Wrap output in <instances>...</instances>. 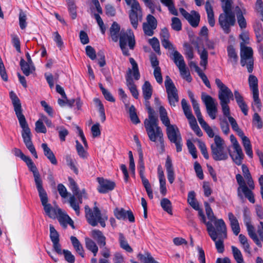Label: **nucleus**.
<instances>
[{
  "mask_svg": "<svg viewBox=\"0 0 263 263\" xmlns=\"http://www.w3.org/2000/svg\"><path fill=\"white\" fill-rule=\"evenodd\" d=\"M10 98L14 107V110L18 120L20 126L22 128V136L23 141L32 155L37 158L35 148L31 140V133L27 122L25 116L23 114V108L21 101L17 95L13 91L9 93Z\"/></svg>",
  "mask_w": 263,
  "mask_h": 263,
  "instance_id": "nucleus-1",
  "label": "nucleus"
},
{
  "mask_svg": "<svg viewBox=\"0 0 263 263\" xmlns=\"http://www.w3.org/2000/svg\"><path fill=\"white\" fill-rule=\"evenodd\" d=\"M36 189L46 214L51 219H54L57 218L62 226L66 227L68 220L70 219V217L65 213L63 212L58 206L53 207L50 203H48V198L47 194L44 189L43 184Z\"/></svg>",
  "mask_w": 263,
  "mask_h": 263,
  "instance_id": "nucleus-2",
  "label": "nucleus"
},
{
  "mask_svg": "<svg viewBox=\"0 0 263 263\" xmlns=\"http://www.w3.org/2000/svg\"><path fill=\"white\" fill-rule=\"evenodd\" d=\"M159 111L160 120L166 127V134L168 139L171 143L175 144L176 151L180 152L182 151V138L178 128L176 125L170 124L167 112L163 106H160Z\"/></svg>",
  "mask_w": 263,
  "mask_h": 263,
  "instance_id": "nucleus-3",
  "label": "nucleus"
},
{
  "mask_svg": "<svg viewBox=\"0 0 263 263\" xmlns=\"http://www.w3.org/2000/svg\"><path fill=\"white\" fill-rule=\"evenodd\" d=\"M223 12L220 14L218 23L226 34H229L236 23L235 12L232 11V0H221Z\"/></svg>",
  "mask_w": 263,
  "mask_h": 263,
  "instance_id": "nucleus-4",
  "label": "nucleus"
},
{
  "mask_svg": "<svg viewBox=\"0 0 263 263\" xmlns=\"http://www.w3.org/2000/svg\"><path fill=\"white\" fill-rule=\"evenodd\" d=\"M144 124L149 140L155 143L159 142L161 148L163 151L165 147L163 134L161 127L158 126V119H145Z\"/></svg>",
  "mask_w": 263,
  "mask_h": 263,
  "instance_id": "nucleus-5",
  "label": "nucleus"
},
{
  "mask_svg": "<svg viewBox=\"0 0 263 263\" xmlns=\"http://www.w3.org/2000/svg\"><path fill=\"white\" fill-rule=\"evenodd\" d=\"M236 181L239 185L237 188V195L238 197L242 199L243 194H244L246 198H247L249 201L254 203L255 201L253 193L251 191L254 190L255 187L253 180L252 177L247 178V182L248 186L246 184V183L242 176L240 174H237L236 175Z\"/></svg>",
  "mask_w": 263,
  "mask_h": 263,
  "instance_id": "nucleus-6",
  "label": "nucleus"
},
{
  "mask_svg": "<svg viewBox=\"0 0 263 263\" xmlns=\"http://www.w3.org/2000/svg\"><path fill=\"white\" fill-rule=\"evenodd\" d=\"M214 143L211 144V155L216 161H226L229 157V151L226 149L224 140L219 135H215Z\"/></svg>",
  "mask_w": 263,
  "mask_h": 263,
  "instance_id": "nucleus-7",
  "label": "nucleus"
},
{
  "mask_svg": "<svg viewBox=\"0 0 263 263\" xmlns=\"http://www.w3.org/2000/svg\"><path fill=\"white\" fill-rule=\"evenodd\" d=\"M214 226L211 222L208 221L206 230L212 240H215L218 237L227 238V229L226 224L222 219H216L213 221Z\"/></svg>",
  "mask_w": 263,
  "mask_h": 263,
  "instance_id": "nucleus-8",
  "label": "nucleus"
},
{
  "mask_svg": "<svg viewBox=\"0 0 263 263\" xmlns=\"http://www.w3.org/2000/svg\"><path fill=\"white\" fill-rule=\"evenodd\" d=\"M85 211L86 218L89 224L95 227L98 225V223H100L101 227H105V221L107 220V217L102 216L101 211L98 207H94L92 211L88 205H86Z\"/></svg>",
  "mask_w": 263,
  "mask_h": 263,
  "instance_id": "nucleus-9",
  "label": "nucleus"
},
{
  "mask_svg": "<svg viewBox=\"0 0 263 263\" xmlns=\"http://www.w3.org/2000/svg\"><path fill=\"white\" fill-rule=\"evenodd\" d=\"M13 152L16 156L20 157L26 163L30 171L32 172L36 189L42 185L43 181L41 175L32 159L29 157L25 155L20 149L14 148Z\"/></svg>",
  "mask_w": 263,
  "mask_h": 263,
  "instance_id": "nucleus-10",
  "label": "nucleus"
},
{
  "mask_svg": "<svg viewBox=\"0 0 263 263\" xmlns=\"http://www.w3.org/2000/svg\"><path fill=\"white\" fill-rule=\"evenodd\" d=\"M127 5L131 6L129 12V17L133 27L136 29L138 26V22L142 20V11L139 3L137 0H125ZM120 2L121 0H117Z\"/></svg>",
  "mask_w": 263,
  "mask_h": 263,
  "instance_id": "nucleus-11",
  "label": "nucleus"
},
{
  "mask_svg": "<svg viewBox=\"0 0 263 263\" xmlns=\"http://www.w3.org/2000/svg\"><path fill=\"white\" fill-rule=\"evenodd\" d=\"M127 43L129 48L132 50L134 49L136 43L134 36L128 35L125 31L122 30L120 33L119 44L123 54L125 56L130 55L126 48Z\"/></svg>",
  "mask_w": 263,
  "mask_h": 263,
  "instance_id": "nucleus-12",
  "label": "nucleus"
},
{
  "mask_svg": "<svg viewBox=\"0 0 263 263\" xmlns=\"http://www.w3.org/2000/svg\"><path fill=\"white\" fill-rule=\"evenodd\" d=\"M215 84L218 88V99L220 103H230L231 100H233V93L218 78L215 79Z\"/></svg>",
  "mask_w": 263,
  "mask_h": 263,
  "instance_id": "nucleus-13",
  "label": "nucleus"
},
{
  "mask_svg": "<svg viewBox=\"0 0 263 263\" xmlns=\"http://www.w3.org/2000/svg\"><path fill=\"white\" fill-rule=\"evenodd\" d=\"M164 83L169 103L171 106L175 107L176 103L179 101L177 90L169 76H166Z\"/></svg>",
  "mask_w": 263,
  "mask_h": 263,
  "instance_id": "nucleus-14",
  "label": "nucleus"
},
{
  "mask_svg": "<svg viewBox=\"0 0 263 263\" xmlns=\"http://www.w3.org/2000/svg\"><path fill=\"white\" fill-rule=\"evenodd\" d=\"M248 82L250 90L252 92L254 104L256 106L258 110L260 111L262 105L261 101L259 98L257 78L255 76L251 74L249 77Z\"/></svg>",
  "mask_w": 263,
  "mask_h": 263,
  "instance_id": "nucleus-15",
  "label": "nucleus"
},
{
  "mask_svg": "<svg viewBox=\"0 0 263 263\" xmlns=\"http://www.w3.org/2000/svg\"><path fill=\"white\" fill-rule=\"evenodd\" d=\"M129 62L132 65V69L128 68L125 77L126 84L128 88L136 85L132 77V73L134 78L136 80H138L140 77L138 66L136 61L133 58H130Z\"/></svg>",
  "mask_w": 263,
  "mask_h": 263,
  "instance_id": "nucleus-16",
  "label": "nucleus"
},
{
  "mask_svg": "<svg viewBox=\"0 0 263 263\" xmlns=\"http://www.w3.org/2000/svg\"><path fill=\"white\" fill-rule=\"evenodd\" d=\"M201 98L206 106L209 116L212 119H215L216 117V113L217 112L215 99L205 92L202 93Z\"/></svg>",
  "mask_w": 263,
  "mask_h": 263,
  "instance_id": "nucleus-17",
  "label": "nucleus"
},
{
  "mask_svg": "<svg viewBox=\"0 0 263 263\" xmlns=\"http://www.w3.org/2000/svg\"><path fill=\"white\" fill-rule=\"evenodd\" d=\"M97 180L99 183L97 191L101 194H106L112 191L116 187L114 181L104 179L103 177H98Z\"/></svg>",
  "mask_w": 263,
  "mask_h": 263,
  "instance_id": "nucleus-18",
  "label": "nucleus"
},
{
  "mask_svg": "<svg viewBox=\"0 0 263 263\" xmlns=\"http://www.w3.org/2000/svg\"><path fill=\"white\" fill-rule=\"evenodd\" d=\"M179 11L182 15L188 21L189 24L193 27L195 28L199 25L200 16L198 12L193 10L190 14L183 8H180Z\"/></svg>",
  "mask_w": 263,
  "mask_h": 263,
  "instance_id": "nucleus-19",
  "label": "nucleus"
},
{
  "mask_svg": "<svg viewBox=\"0 0 263 263\" xmlns=\"http://www.w3.org/2000/svg\"><path fill=\"white\" fill-rule=\"evenodd\" d=\"M253 50L251 47L244 46L241 48L240 56H242L248 59V62L247 64V68L248 71L249 73H252L254 68V60L253 59Z\"/></svg>",
  "mask_w": 263,
  "mask_h": 263,
  "instance_id": "nucleus-20",
  "label": "nucleus"
},
{
  "mask_svg": "<svg viewBox=\"0 0 263 263\" xmlns=\"http://www.w3.org/2000/svg\"><path fill=\"white\" fill-rule=\"evenodd\" d=\"M114 215L115 217L119 220L128 219L129 222H135V217L131 210L126 211L123 208H116L114 210Z\"/></svg>",
  "mask_w": 263,
  "mask_h": 263,
  "instance_id": "nucleus-21",
  "label": "nucleus"
},
{
  "mask_svg": "<svg viewBox=\"0 0 263 263\" xmlns=\"http://www.w3.org/2000/svg\"><path fill=\"white\" fill-rule=\"evenodd\" d=\"M83 197L82 193L78 192V194L71 196L69 199L70 205L74 210L77 216L80 215L79 204L82 203Z\"/></svg>",
  "mask_w": 263,
  "mask_h": 263,
  "instance_id": "nucleus-22",
  "label": "nucleus"
},
{
  "mask_svg": "<svg viewBox=\"0 0 263 263\" xmlns=\"http://www.w3.org/2000/svg\"><path fill=\"white\" fill-rule=\"evenodd\" d=\"M144 170L145 167L142 164L140 165V171H139V175L141 179L142 184L146 191L147 195L150 199L153 198V190L151 188V184L147 179L144 176Z\"/></svg>",
  "mask_w": 263,
  "mask_h": 263,
  "instance_id": "nucleus-23",
  "label": "nucleus"
},
{
  "mask_svg": "<svg viewBox=\"0 0 263 263\" xmlns=\"http://www.w3.org/2000/svg\"><path fill=\"white\" fill-rule=\"evenodd\" d=\"M235 15L237 17L238 24L241 29L246 28L247 26V21L243 15L246 14V10L245 9H241L239 6H237L234 9Z\"/></svg>",
  "mask_w": 263,
  "mask_h": 263,
  "instance_id": "nucleus-24",
  "label": "nucleus"
},
{
  "mask_svg": "<svg viewBox=\"0 0 263 263\" xmlns=\"http://www.w3.org/2000/svg\"><path fill=\"white\" fill-rule=\"evenodd\" d=\"M234 149L235 150L234 152H235L236 154H232L230 150H229V155L230 156L236 165H240L241 164L242 161L244 157L242 149L240 145H235V148Z\"/></svg>",
  "mask_w": 263,
  "mask_h": 263,
  "instance_id": "nucleus-25",
  "label": "nucleus"
},
{
  "mask_svg": "<svg viewBox=\"0 0 263 263\" xmlns=\"http://www.w3.org/2000/svg\"><path fill=\"white\" fill-rule=\"evenodd\" d=\"M91 236L95 240L100 248L106 246V237L103 233L99 230H93L91 232Z\"/></svg>",
  "mask_w": 263,
  "mask_h": 263,
  "instance_id": "nucleus-26",
  "label": "nucleus"
},
{
  "mask_svg": "<svg viewBox=\"0 0 263 263\" xmlns=\"http://www.w3.org/2000/svg\"><path fill=\"white\" fill-rule=\"evenodd\" d=\"M165 167L167 173V177L170 184H172L175 180V173L171 158L167 156L166 159Z\"/></svg>",
  "mask_w": 263,
  "mask_h": 263,
  "instance_id": "nucleus-27",
  "label": "nucleus"
},
{
  "mask_svg": "<svg viewBox=\"0 0 263 263\" xmlns=\"http://www.w3.org/2000/svg\"><path fill=\"white\" fill-rule=\"evenodd\" d=\"M228 218L230 221V224L234 235H238L240 233V228L237 218L232 212L228 213Z\"/></svg>",
  "mask_w": 263,
  "mask_h": 263,
  "instance_id": "nucleus-28",
  "label": "nucleus"
},
{
  "mask_svg": "<svg viewBox=\"0 0 263 263\" xmlns=\"http://www.w3.org/2000/svg\"><path fill=\"white\" fill-rule=\"evenodd\" d=\"M41 147L43 149L44 154L47 157V158L50 161V162L53 165H57L58 163L56 157L53 154V152L48 146V145L46 143H42Z\"/></svg>",
  "mask_w": 263,
  "mask_h": 263,
  "instance_id": "nucleus-29",
  "label": "nucleus"
},
{
  "mask_svg": "<svg viewBox=\"0 0 263 263\" xmlns=\"http://www.w3.org/2000/svg\"><path fill=\"white\" fill-rule=\"evenodd\" d=\"M228 61L230 62L234 67H235L238 63V57L236 52L235 49L232 45L227 47Z\"/></svg>",
  "mask_w": 263,
  "mask_h": 263,
  "instance_id": "nucleus-30",
  "label": "nucleus"
},
{
  "mask_svg": "<svg viewBox=\"0 0 263 263\" xmlns=\"http://www.w3.org/2000/svg\"><path fill=\"white\" fill-rule=\"evenodd\" d=\"M120 26L116 22H114L109 29L110 35L112 40L117 42L118 41L120 33Z\"/></svg>",
  "mask_w": 263,
  "mask_h": 263,
  "instance_id": "nucleus-31",
  "label": "nucleus"
},
{
  "mask_svg": "<svg viewBox=\"0 0 263 263\" xmlns=\"http://www.w3.org/2000/svg\"><path fill=\"white\" fill-rule=\"evenodd\" d=\"M70 240L76 251L83 258L85 257L83 247L79 240L75 236H71Z\"/></svg>",
  "mask_w": 263,
  "mask_h": 263,
  "instance_id": "nucleus-32",
  "label": "nucleus"
},
{
  "mask_svg": "<svg viewBox=\"0 0 263 263\" xmlns=\"http://www.w3.org/2000/svg\"><path fill=\"white\" fill-rule=\"evenodd\" d=\"M85 242L86 249L91 252L94 256H96L98 252V247L96 242L88 237L85 238Z\"/></svg>",
  "mask_w": 263,
  "mask_h": 263,
  "instance_id": "nucleus-33",
  "label": "nucleus"
},
{
  "mask_svg": "<svg viewBox=\"0 0 263 263\" xmlns=\"http://www.w3.org/2000/svg\"><path fill=\"white\" fill-rule=\"evenodd\" d=\"M142 93L145 100H149L152 95V86L148 81H145L142 87Z\"/></svg>",
  "mask_w": 263,
  "mask_h": 263,
  "instance_id": "nucleus-34",
  "label": "nucleus"
},
{
  "mask_svg": "<svg viewBox=\"0 0 263 263\" xmlns=\"http://www.w3.org/2000/svg\"><path fill=\"white\" fill-rule=\"evenodd\" d=\"M160 2L163 6L167 8L170 13L176 16L178 15L174 0H160Z\"/></svg>",
  "mask_w": 263,
  "mask_h": 263,
  "instance_id": "nucleus-35",
  "label": "nucleus"
},
{
  "mask_svg": "<svg viewBox=\"0 0 263 263\" xmlns=\"http://www.w3.org/2000/svg\"><path fill=\"white\" fill-rule=\"evenodd\" d=\"M247 227V229L248 232V234L250 238L254 241L256 245L258 246H261V242L259 239L257 235L255 232V230L252 224L248 225Z\"/></svg>",
  "mask_w": 263,
  "mask_h": 263,
  "instance_id": "nucleus-36",
  "label": "nucleus"
},
{
  "mask_svg": "<svg viewBox=\"0 0 263 263\" xmlns=\"http://www.w3.org/2000/svg\"><path fill=\"white\" fill-rule=\"evenodd\" d=\"M254 31L257 42L260 43L263 41V29L262 25L258 22L256 23L253 26Z\"/></svg>",
  "mask_w": 263,
  "mask_h": 263,
  "instance_id": "nucleus-37",
  "label": "nucleus"
},
{
  "mask_svg": "<svg viewBox=\"0 0 263 263\" xmlns=\"http://www.w3.org/2000/svg\"><path fill=\"white\" fill-rule=\"evenodd\" d=\"M119 241L120 246L123 249L126 250L127 252L131 253L133 251V249L128 245L127 241L126 240L125 236L123 234L120 233L119 234Z\"/></svg>",
  "mask_w": 263,
  "mask_h": 263,
  "instance_id": "nucleus-38",
  "label": "nucleus"
},
{
  "mask_svg": "<svg viewBox=\"0 0 263 263\" xmlns=\"http://www.w3.org/2000/svg\"><path fill=\"white\" fill-rule=\"evenodd\" d=\"M187 202L195 210L199 209V205L195 199V193L194 191H191L189 193L187 196Z\"/></svg>",
  "mask_w": 263,
  "mask_h": 263,
  "instance_id": "nucleus-39",
  "label": "nucleus"
},
{
  "mask_svg": "<svg viewBox=\"0 0 263 263\" xmlns=\"http://www.w3.org/2000/svg\"><path fill=\"white\" fill-rule=\"evenodd\" d=\"M173 60L178 67L185 64L183 56L177 50L173 53Z\"/></svg>",
  "mask_w": 263,
  "mask_h": 263,
  "instance_id": "nucleus-40",
  "label": "nucleus"
},
{
  "mask_svg": "<svg viewBox=\"0 0 263 263\" xmlns=\"http://www.w3.org/2000/svg\"><path fill=\"white\" fill-rule=\"evenodd\" d=\"M161 206L163 210L168 214L172 215V203L167 198H163L160 202Z\"/></svg>",
  "mask_w": 263,
  "mask_h": 263,
  "instance_id": "nucleus-41",
  "label": "nucleus"
},
{
  "mask_svg": "<svg viewBox=\"0 0 263 263\" xmlns=\"http://www.w3.org/2000/svg\"><path fill=\"white\" fill-rule=\"evenodd\" d=\"M226 239L227 238L220 236L217 237L215 240H213L215 242L216 248L219 253H222L224 251V240Z\"/></svg>",
  "mask_w": 263,
  "mask_h": 263,
  "instance_id": "nucleus-42",
  "label": "nucleus"
},
{
  "mask_svg": "<svg viewBox=\"0 0 263 263\" xmlns=\"http://www.w3.org/2000/svg\"><path fill=\"white\" fill-rule=\"evenodd\" d=\"M178 68L180 71V73L182 77L185 79L188 82H191L192 80V77L190 73V72L187 71L186 65L184 64L181 66H179Z\"/></svg>",
  "mask_w": 263,
  "mask_h": 263,
  "instance_id": "nucleus-43",
  "label": "nucleus"
},
{
  "mask_svg": "<svg viewBox=\"0 0 263 263\" xmlns=\"http://www.w3.org/2000/svg\"><path fill=\"white\" fill-rule=\"evenodd\" d=\"M232 253L234 259L237 263H243V258L240 251L236 247H231Z\"/></svg>",
  "mask_w": 263,
  "mask_h": 263,
  "instance_id": "nucleus-44",
  "label": "nucleus"
},
{
  "mask_svg": "<svg viewBox=\"0 0 263 263\" xmlns=\"http://www.w3.org/2000/svg\"><path fill=\"white\" fill-rule=\"evenodd\" d=\"M30 64L26 62L23 59H21L20 63L21 68L23 73L26 76H29L32 73Z\"/></svg>",
  "mask_w": 263,
  "mask_h": 263,
  "instance_id": "nucleus-45",
  "label": "nucleus"
},
{
  "mask_svg": "<svg viewBox=\"0 0 263 263\" xmlns=\"http://www.w3.org/2000/svg\"><path fill=\"white\" fill-rule=\"evenodd\" d=\"M129 114L131 121L135 124H137L140 122L136 111V108L134 105H132L129 108Z\"/></svg>",
  "mask_w": 263,
  "mask_h": 263,
  "instance_id": "nucleus-46",
  "label": "nucleus"
},
{
  "mask_svg": "<svg viewBox=\"0 0 263 263\" xmlns=\"http://www.w3.org/2000/svg\"><path fill=\"white\" fill-rule=\"evenodd\" d=\"M137 258L141 263H151L153 261V257L151 253L147 252L145 254L139 253Z\"/></svg>",
  "mask_w": 263,
  "mask_h": 263,
  "instance_id": "nucleus-47",
  "label": "nucleus"
},
{
  "mask_svg": "<svg viewBox=\"0 0 263 263\" xmlns=\"http://www.w3.org/2000/svg\"><path fill=\"white\" fill-rule=\"evenodd\" d=\"M67 5L68 11L71 18L72 20L76 19L77 16V14L76 11L77 7L74 4V2L72 0H69L67 2Z\"/></svg>",
  "mask_w": 263,
  "mask_h": 263,
  "instance_id": "nucleus-48",
  "label": "nucleus"
},
{
  "mask_svg": "<svg viewBox=\"0 0 263 263\" xmlns=\"http://www.w3.org/2000/svg\"><path fill=\"white\" fill-rule=\"evenodd\" d=\"M204 204L208 218L210 220V222L212 223V222L216 220V217L214 215L210 204L208 202H204Z\"/></svg>",
  "mask_w": 263,
  "mask_h": 263,
  "instance_id": "nucleus-49",
  "label": "nucleus"
},
{
  "mask_svg": "<svg viewBox=\"0 0 263 263\" xmlns=\"http://www.w3.org/2000/svg\"><path fill=\"white\" fill-rule=\"evenodd\" d=\"M198 52L200 55V65L202 67H205L208 64V51L203 49V50L200 52V50L198 49Z\"/></svg>",
  "mask_w": 263,
  "mask_h": 263,
  "instance_id": "nucleus-50",
  "label": "nucleus"
},
{
  "mask_svg": "<svg viewBox=\"0 0 263 263\" xmlns=\"http://www.w3.org/2000/svg\"><path fill=\"white\" fill-rule=\"evenodd\" d=\"M145 105L147 111V113L148 115V120H151L154 119H158V118L155 116V110L151 107L150 105V102L149 100H145Z\"/></svg>",
  "mask_w": 263,
  "mask_h": 263,
  "instance_id": "nucleus-51",
  "label": "nucleus"
},
{
  "mask_svg": "<svg viewBox=\"0 0 263 263\" xmlns=\"http://www.w3.org/2000/svg\"><path fill=\"white\" fill-rule=\"evenodd\" d=\"M183 47L185 50L184 54L185 55L186 58L190 60L193 59L194 58L193 47L187 43H185L183 44Z\"/></svg>",
  "mask_w": 263,
  "mask_h": 263,
  "instance_id": "nucleus-52",
  "label": "nucleus"
},
{
  "mask_svg": "<svg viewBox=\"0 0 263 263\" xmlns=\"http://www.w3.org/2000/svg\"><path fill=\"white\" fill-rule=\"evenodd\" d=\"M76 142V149L79 156L83 159L86 158L88 156L87 152L84 149V147L78 140H77Z\"/></svg>",
  "mask_w": 263,
  "mask_h": 263,
  "instance_id": "nucleus-53",
  "label": "nucleus"
},
{
  "mask_svg": "<svg viewBox=\"0 0 263 263\" xmlns=\"http://www.w3.org/2000/svg\"><path fill=\"white\" fill-rule=\"evenodd\" d=\"M148 43L155 52L158 53H160V43L157 37H153L152 39H149Z\"/></svg>",
  "mask_w": 263,
  "mask_h": 263,
  "instance_id": "nucleus-54",
  "label": "nucleus"
},
{
  "mask_svg": "<svg viewBox=\"0 0 263 263\" xmlns=\"http://www.w3.org/2000/svg\"><path fill=\"white\" fill-rule=\"evenodd\" d=\"M94 101L98 105L99 111L100 113V117L101 118V121L102 122H103L106 120V116L103 104L102 103V102L99 99H95Z\"/></svg>",
  "mask_w": 263,
  "mask_h": 263,
  "instance_id": "nucleus-55",
  "label": "nucleus"
},
{
  "mask_svg": "<svg viewBox=\"0 0 263 263\" xmlns=\"http://www.w3.org/2000/svg\"><path fill=\"white\" fill-rule=\"evenodd\" d=\"M252 123L258 129L262 128L263 126L262 121L258 113L255 112L253 116Z\"/></svg>",
  "mask_w": 263,
  "mask_h": 263,
  "instance_id": "nucleus-56",
  "label": "nucleus"
},
{
  "mask_svg": "<svg viewBox=\"0 0 263 263\" xmlns=\"http://www.w3.org/2000/svg\"><path fill=\"white\" fill-rule=\"evenodd\" d=\"M27 16L26 14L21 10L19 14V25L21 29H25L27 26Z\"/></svg>",
  "mask_w": 263,
  "mask_h": 263,
  "instance_id": "nucleus-57",
  "label": "nucleus"
},
{
  "mask_svg": "<svg viewBox=\"0 0 263 263\" xmlns=\"http://www.w3.org/2000/svg\"><path fill=\"white\" fill-rule=\"evenodd\" d=\"M172 28L173 30L179 31L182 29V24L180 19L176 17L172 18Z\"/></svg>",
  "mask_w": 263,
  "mask_h": 263,
  "instance_id": "nucleus-58",
  "label": "nucleus"
},
{
  "mask_svg": "<svg viewBox=\"0 0 263 263\" xmlns=\"http://www.w3.org/2000/svg\"><path fill=\"white\" fill-rule=\"evenodd\" d=\"M50 238L52 242L56 241H60L59 234L57 230L54 228L53 226L50 224Z\"/></svg>",
  "mask_w": 263,
  "mask_h": 263,
  "instance_id": "nucleus-59",
  "label": "nucleus"
},
{
  "mask_svg": "<svg viewBox=\"0 0 263 263\" xmlns=\"http://www.w3.org/2000/svg\"><path fill=\"white\" fill-rule=\"evenodd\" d=\"M245 142L242 143L243 146L245 148L246 154L250 158L253 157V152L252 149V146L250 140H247L245 139Z\"/></svg>",
  "mask_w": 263,
  "mask_h": 263,
  "instance_id": "nucleus-60",
  "label": "nucleus"
},
{
  "mask_svg": "<svg viewBox=\"0 0 263 263\" xmlns=\"http://www.w3.org/2000/svg\"><path fill=\"white\" fill-rule=\"evenodd\" d=\"M186 145L189 149V151L192 155L193 158L196 159L197 158V149L194 144L190 140H187Z\"/></svg>",
  "mask_w": 263,
  "mask_h": 263,
  "instance_id": "nucleus-61",
  "label": "nucleus"
},
{
  "mask_svg": "<svg viewBox=\"0 0 263 263\" xmlns=\"http://www.w3.org/2000/svg\"><path fill=\"white\" fill-rule=\"evenodd\" d=\"M35 130L38 133L45 134L47 132L46 128L43 124V121L39 120L35 122Z\"/></svg>",
  "mask_w": 263,
  "mask_h": 263,
  "instance_id": "nucleus-62",
  "label": "nucleus"
},
{
  "mask_svg": "<svg viewBox=\"0 0 263 263\" xmlns=\"http://www.w3.org/2000/svg\"><path fill=\"white\" fill-rule=\"evenodd\" d=\"M69 186L72 191L73 195L78 194L79 189L76 181L71 177H68Z\"/></svg>",
  "mask_w": 263,
  "mask_h": 263,
  "instance_id": "nucleus-63",
  "label": "nucleus"
},
{
  "mask_svg": "<svg viewBox=\"0 0 263 263\" xmlns=\"http://www.w3.org/2000/svg\"><path fill=\"white\" fill-rule=\"evenodd\" d=\"M62 254L64 255L65 259L69 263H74L75 257L70 251L68 250H63Z\"/></svg>",
  "mask_w": 263,
  "mask_h": 263,
  "instance_id": "nucleus-64",
  "label": "nucleus"
}]
</instances>
